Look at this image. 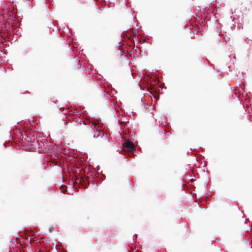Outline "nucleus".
<instances>
[{
  "label": "nucleus",
  "mask_w": 252,
  "mask_h": 252,
  "mask_svg": "<svg viewBox=\"0 0 252 252\" xmlns=\"http://www.w3.org/2000/svg\"><path fill=\"white\" fill-rule=\"evenodd\" d=\"M132 155H133L132 154H131V155H130V157H131V156H132Z\"/></svg>",
  "instance_id": "39448f33"
},
{
  "label": "nucleus",
  "mask_w": 252,
  "mask_h": 252,
  "mask_svg": "<svg viewBox=\"0 0 252 252\" xmlns=\"http://www.w3.org/2000/svg\"><path fill=\"white\" fill-rule=\"evenodd\" d=\"M132 155H133L132 154H131V155H130V157H131V156H132Z\"/></svg>",
  "instance_id": "20e7f679"
},
{
  "label": "nucleus",
  "mask_w": 252,
  "mask_h": 252,
  "mask_svg": "<svg viewBox=\"0 0 252 252\" xmlns=\"http://www.w3.org/2000/svg\"><path fill=\"white\" fill-rule=\"evenodd\" d=\"M125 147L126 149L130 152H131L135 150V147L133 143L129 139L126 140Z\"/></svg>",
  "instance_id": "f03ea898"
},
{
  "label": "nucleus",
  "mask_w": 252,
  "mask_h": 252,
  "mask_svg": "<svg viewBox=\"0 0 252 252\" xmlns=\"http://www.w3.org/2000/svg\"><path fill=\"white\" fill-rule=\"evenodd\" d=\"M83 124H84V125H86L85 123H83Z\"/></svg>",
  "instance_id": "7ed1b4c3"
},
{
  "label": "nucleus",
  "mask_w": 252,
  "mask_h": 252,
  "mask_svg": "<svg viewBox=\"0 0 252 252\" xmlns=\"http://www.w3.org/2000/svg\"><path fill=\"white\" fill-rule=\"evenodd\" d=\"M100 127V126L98 124L92 123L89 126H85L83 128L82 134L90 140L98 138L100 134L98 130Z\"/></svg>",
  "instance_id": "f257e3e1"
}]
</instances>
